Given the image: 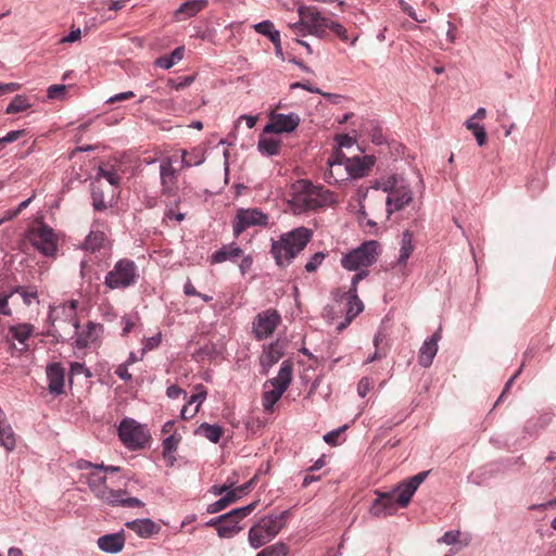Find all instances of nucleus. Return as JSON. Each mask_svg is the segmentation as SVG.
Segmentation results:
<instances>
[{
	"mask_svg": "<svg viewBox=\"0 0 556 556\" xmlns=\"http://www.w3.org/2000/svg\"><path fill=\"white\" fill-rule=\"evenodd\" d=\"M115 374L124 381H130L132 378L131 374L128 372V365L125 363L118 365Z\"/></svg>",
	"mask_w": 556,
	"mask_h": 556,
	"instance_id": "nucleus-58",
	"label": "nucleus"
},
{
	"mask_svg": "<svg viewBox=\"0 0 556 556\" xmlns=\"http://www.w3.org/2000/svg\"><path fill=\"white\" fill-rule=\"evenodd\" d=\"M101 331H102L101 325L89 321L87 324V332L86 333L83 332L78 336L77 345L79 348L88 346L91 342H94L98 339Z\"/></svg>",
	"mask_w": 556,
	"mask_h": 556,
	"instance_id": "nucleus-33",
	"label": "nucleus"
},
{
	"mask_svg": "<svg viewBox=\"0 0 556 556\" xmlns=\"http://www.w3.org/2000/svg\"><path fill=\"white\" fill-rule=\"evenodd\" d=\"M100 178H104L105 180H108V182L111 186H117L121 181V176L113 165H105L99 167L93 186H96V184H99Z\"/></svg>",
	"mask_w": 556,
	"mask_h": 556,
	"instance_id": "nucleus-38",
	"label": "nucleus"
},
{
	"mask_svg": "<svg viewBox=\"0 0 556 556\" xmlns=\"http://www.w3.org/2000/svg\"><path fill=\"white\" fill-rule=\"evenodd\" d=\"M399 486L389 493H381L374 502L370 513L376 517H384L394 514L400 506L397 502Z\"/></svg>",
	"mask_w": 556,
	"mask_h": 556,
	"instance_id": "nucleus-16",
	"label": "nucleus"
},
{
	"mask_svg": "<svg viewBox=\"0 0 556 556\" xmlns=\"http://www.w3.org/2000/svg\"><path fill=\"white\" fill-rule=\"evenodd\" d=\"M379 243L375 240L366 241L357 249H354L341 260V265L348 270H361L372 265L377 260Z\"/></svg>",
	"mask_w": 556,
	"mask_h": 556,
	"instance_id": "nucleus-8",
	"label": "nucleus"
},
{
	"mask_svg": "<svg viewBox=\"0 0 556 556\" xmlns=\"http://www.w3.org/2000/svg\"><path fill=\"white\" fill-rule=\"evenodd\" d=\"M258 150L268 156L277 155L280 152L281 140L262 135L257 143Z\"/></svg>",
	"mask_w": 556,
	"mask_h": 556,
	"instance_id": "nucleus-31",
	"label": "nucleus"
},
{
	"mask_svg": "<svg viewBox=\"0 0 556 556\" xmlns=\"http://www.w3.org/2000/svg\"><path fill=\"white\" fill-rule=\"evenodd\" d=\"M283 355L282 348L278 342L269 344L263 352L260 362L261 365L268 369L275 365Z\"/></svg>",
	"mask_w": 556,
	"mask_h": 556,
	"instance_id": "nucleus-28",
	"label": "nucleus"
},
{
	"mask_svg": "<svg viewBox=\"0 0 556 556\" xmlns=\"http://www.w3.org/2000/svg\"><path fill=\"white\" fill-rule=\"evenodd\" d=\"M47 378L49 381L48 390L52 394H62L64 392L65 370L60 363H52L47 366Z\"/></svg>",
	"mask_w": 556,
	"mask_h": 556,
	"instance_id": "nucleus-20",
	"label": "nucleus"
},
{
	"mask_svg": "<svg viewBox=\"0 0 556 556\" xmlns=\"http://www.w3.org/2000/svg\"><path fill=\"white\" fill-rule=\"evenodd\" d=\"M80 36H81L80 28L72 29L71 33L67 36L61 38L60 42L61 43H64V42H75V41H77L80 38Z\"/></svg>",
	"mask_w": 556,
	"mask_h": 556,
	"instance_id": "nucleus-63",
	"label": "nucleus"
},
{
	"mask_svg": "<svg viewBox=\"0 0 556 556\" xmlns=\"http://www.w3.org/2000/svg\"><path fill=\"white\" fill-rule=\"evenodd\" d=\"M104 228H106L104 222H100L99 219L94 220L91 231L85 239L83 249L90 253H96L104 249L109 244L106 235L102 230Z\"/></svg>",
	"mask_w": 556,
	"mask_h": 556,
	"instance_id": "nucleus-17",
	"label": "nucleus"
},
{
	"mask_svg": "<svg viewBox=\"0 0 556 556\" xmlns=\"http://www.w3.org/2000/svg\"><path fill=\"white\" fill-rule=\"evenodd\" d=\"M288 551V546L279 542L265 547L256 556H287Z\"/></svg>",
	"mask_w": 556,
	"mask_h": 556,
	"instance_id": "nucleus-43",
	"label": "nucleus"
},
{
	"mask_svg": "<svg viewBox=\"0 0 556 556\" xmlns=\"http://www.w3.org/2000/svg\"><path fill=\"white\" fill-rule=\"evenodd\" d=\"M348 175L352 178H361L366 175L375 164V156L364 155L349 159L345 156Z\"/></svg>",
	"mask_w": 556,
	"mask_h": 556,
	"instance_id": "nucleus-22",
	"label": "nucleus"
},
{
	"mask_svg": "<svg viewBox=\"0 0 556 556\" xmlns=\"http://www.w3.org/2000/svg\"><path fill=\"white\" fill-rule=\"evenodd\" d=\"M179 438L175 434H170L163 441V456L164 458H170V465L173 464V453L177 450Z\"/></svg>",
	"mask_w": 556,
	"mask_h": 556,
	"instance_id": "nucleus-44",
	"label": "nucleus"
},
{
	"mask_svg": "<svg viewBox=\"0 0 556 556\" xmlns=\"http://www.w3.org/2000/svg\"><path fill=\"white\" fill-rule=\"evenodd\" d=\"M300 116L295 113H271L269 123L264 127V134L291 132L300 125Z\"/></svg>",
	"mask_w": 556,
	"mask_h": 556,
	"instance_id": "nucleus-15",
	"label": "nucleus"
},
{
	"mask_svg": "<svg viewBox=\"0 0 556 556\" xmlns=\"http://www.w3.org/2000/svg\"><path fill=\"white\" fill-rule=\"evenodd\" d=\"M207 5V0H191L182 3L176 11L177 18L194 16Z\"/></svg>",
	"mask_w": 556,
	"mask_h": 556,
	"instance_id": "nucleus-29",
	"label": "nucleus"
},
{
	"mask_svg": "<svg viewBox=\"0 0 556 556\" xmlns=\"http://www.w3.org/2000/svg\"><path fill=\"white\" fill-rule=\"evenodd\" d=\"M87 483L93 495L102 503L110 506L142 507L143 503L137 497H126L123 489L113 490L106 484V477L99 471H92L87 477Z\"/></svg>",
	"mask_w": 556,
	"mask_h": 556,
	"instance_id": "nucleus-3",
	"label": "nucleus"
},
{
	"mask_svg": "<svg viewBox=\"0 0 556 556\" xmlns=\"http://www.w3.org/2000/svg\"><path fill=\"white\" fill-rule=\"evenodd\" d=\"M20 88H21V85L17 83H8V84L0 83V96L17 91Z\"/></svg>",
	"mask_w": 556,
	"mask_h": 556,
	"instance_id": "nucleus-62",
	"label": "nucleus"
},
{
	"mask_svg": "<svg viewBox=\"0 0 556 556\" xmlns=\"http://www.w3.org/2000/svg\"><path fill=\"white\" fill-rule=\"evenodd\" d=\"M134 97H135V93L132 91H126V92H121V93H117V94L109 98L106 102L115 103V102H119V101L129 100Z\"/></svg>",
	"mask_w": 556,
	"mask_h": 556,
	"instance_id": "nucleus-61",
	"label": "nucleus"
},
{
	"mask_svg": "<svg viewBox=\"0 0 556 556\" xmlns=\"http://www.w3.org/2000/svg\"><path fill=\"white\" fill-rule=\"evenodd\" d=\"M427 476V471L419 472L399 485L400 493L397 496V502L402 508L409 504L417 488L424 482Z\"/></svg>",
	"mask_w": 556,
	"mask_h": 556,
	"instance_id": "nucleus-19",
	"label": "nucleus"
},
{
	"mask_svg": "<svg viewBox=\"0 0 556 556\" xmlns=\"http://www.w3.org/2000/svg\"><path fill=\"white\" fill-rule=\"evenodd\" d=\"M92 199H93V207L96 210L102 211V210L106 208V204L103 199V195L97 191L96 186H93V188H92Z\"/></svg>",
	"mask_w": 556,
	"mask_h": 556,
	"instance_id": "nucleus-53",
	"label": "nucleus"
},
{
	"mask_svg": "<svg viewBox=\"0 0 556 556\" xmlns=\"http://www.w3.org/2000/svg\"><path fill=\"white\" fill-rule=\"evenodd\" d=\"M24 134H25V130H12V131L8 132L4 137H2L1 140L4 143H11V142L18 140L22 136H24Z\"/></svg>",
	"mask_w": 556,
	"mask_h": 556,
	"instance_id": "nucleus-59",
	"label": "nucleus"
},
{
	"mask_svg": "<svg viewBox=\"0 0 556 556\" xmlns=\"http://www.w3.org/2000/svg\"><path fill=\"white\" fill-rule=\"evenodd\" d=\"M118 437L130 448L140 447L146 441L143 429L132 419L122 420L118 427Z\"/></svg>",
	"mask_w": 556,
	"mask_h": 556,
	"instance_id": "nucleus-14",
	"label": "nucleus"
},
{
	"mask_svg": "<svg viewBox=\"0 0 556 556\" xmlns=\"http://www.w3.org/2000/svg\"><path fill=\"white\" fill-rule=\"evenodd\" d=\"M27 238L33 247L45 256H55L58 251V237L53 229L46 224L39 223L31 227Z\"/></svg>",
	"mask_w": 556,
	"mask_h": 556,
	"instance_id": "nucleus-9",
	"label": "nucleus"
},
{
	"mask_svg": "<svg viewBox=\"0 0 556 556\" xmlns=\"http://www.w3.org/2000/svg\"><path fill=\"white\" fill-rule=\"evenodd\" d=\"M441 339V329L437 330L429 339H427L419 350L418 362L427 368L432 364V361L438 352V342Z\"/></svg>",
	"mask_w": 556,
	"mask_h": 556,
	"instance_id": "nucleus-23",
	"label": "nucleus"
},
{
	"mask_svg": "<svg viewBox=\"0 0 556 556\" xmlns=\"http://www.w3.org/2000/svg\"><path fill=\"white\" fill-rule=\"evenodd\" d=\"M256 505H257V502H253L244 507L235 508L227 514H224L222 516H218L217 518L211 519L206 523V526L214 527L217 530L222 521H228L229 519H231L238 515L248 516L256 508Z\"/></svg>",
	"mask_w": 556,
	"mask_h": 556,
	"instance_id": "nucleus-27",
	"label": "nucleus"
},
{
	"mask_svg": "<svg viewBox=\"0 0 556 556\" xmlns=\"http://www.w3.org/2000/svg\"><path fill=\"white\" fill-rule=\"evenodd\" d=\"M30 106L29 100L22 94L15 96L12 101L9 103L5 113L7 114H15L18 112H23Z\"/></svg>",
	"mask_w": 556,
	"mask_h": 556,
	"instance_id": "nucleus-42",
	"label": "nucleus"
},
{
	"mask_svg": "<svg viewBox=\"0 0 556 556\" xmlns=\"http://www.w3.org/2000/svg\"><path fill=\"white\" fill-rule=\"evenodd\" d=\"M254 29L266 37L278 48L280 46V33L275 29L270 21H263L254 25Z\"/></svg>",
	"mask_w": 556,
	"mask_h": 556,
	"instance_id": "nucleus-36",
	"label": "nucleus"
},
{
	"mask_svg": "<svg viewBox=\"0 0 556 556\" xmlns=\"http://www.w3.org/2000/svg\"><path fill=\"white\" fill-rule=\"evenodd\" d=\"M288 511L271 514L258 520L249 530V542L252 547L258 548L270 542L287 525Z\"/></svg>",
	"mask_w": 556,
	"mask_h": 556,
	"instance_id": "nucleus-4",
	"label": "nucleus"
},
{
	"mask_svg": "<svg viewBox=\"0 0 556 556\" xmlns=\"http://www.w3.org/2000/svg\"><path fill=\"white\" fill-rule=\"evenodd\" d=\"M327 165L328 168L324 173V179L328 184H339L350 177V175H348L345 155L340 150H337L330 155Z\"/></svg>",
	"mask_w": 556,
	"mask_h": 556,
	"instance_id": "nucleus-12",
	"label": "nucleus"
},
{
	"mask_svg": "<svg viewBox=\"0 0 556 556\" xmlns=\"http://www.w3.org/2000/svg\"><path fill=\"white\" fill-rule=\"evenodd\" d=\"M204 160L205 157L202 149L194 148L191 151H181V168L201 165Z\"/></svg>",
	"mask_w": 556,
	"mask_h": 556,
	"instance_id": "nucleus-32",
	"label": "nucleus"
},
{
	"mask_svg": "<svg viewBox=\"0 0 556 556\" xmlns=\"http://www.w3.org/2000/svg\"><path fill=\"white\" fill-rule=\"evenodd\" d=\"M198 433H200L201 435H203L211 442L217 443V442H219V440L224 433V430L219 426L210 425V424L204 422L199 427Z\"/></svg>",
	"mask_w": 556,
	"mask_h": 556,
	"instance_id": "nucleus-40",
	"label": "nucleus"
},
{
	"mask_svg": "<svg viewBox=\"0 0 556 556\" xmlns=\"http://www.w3.org/2000/svg\"><path fill=\"white\" fill-rule=\"evenodd\" d=\"M325 254L321 252L315 253L305 265V269L308 273L315 271L317 267L323 263Z\"/></svg>",
	"mask_w": 556,
	"mask_h": 556,
	"instance_id": "nucleus-49",
	"label": "nucleus"
},
{
	"mask_svg": "<svg viewBox=\"0 0 556 556\" xmlns=\"http://www.w3.org/2000/svg\"><path fill=\"white\" fill-rule=\"evenodd\" d=\"M139 277V269L136 263L129 258H121L106 273L104 286L110 290H125L137 285Z\"/></svg>",
	"mask_w": 556,
	"mask_h": 556,
	"instance_id": "nucleus-7",
	"label": "nucleus"
},
{
	"mask_svg": "<svg viewBox=\"0 0 556 556\" xmlns=\"http://www.w3.org/2000/svg\"><path fill=\"white\" fill-rule=\"evenodd\" d=\"M198 393L191 395L190 400L188 401V404L191 405L192 403L198 402L199 406L200 404L205 400L206 397V390L202 384L197 386Z\"/></svg>",
	"mask_w": 556,
	"mask_h": 556,
	"instance_id": "nucleus-54",
	"label": "nucleus"
},
{
	"mask_svg": "<svg viewBox=\"0 0 556 556\" xmlns=\"http://www.w3.org/2000/svg\"><path fill=\"white\" fill-rule=\"evenodd\" d=\"M459 534V531H448L444 533L439 542L445 543L447 545L455 544L458 541Z\"/></svg>",
	"mask_w": 556,
	"mask_h": 556,
	"instance_id": "nucleus-57",
	"label": "nucleus"
},
{
	"mask_svg": "<svg viewBox=\"0 0 556 556\" xmlns=\"http://www.w3.org/2000/svg\"><path fill=\"white\" fill-rule=\"evenodd\" d=\"M400 7L401 9L403 10V12H405L409 17H412L414 21L418 22V23H425L427 20L426 18H419L415 12V10L413 9V7H410L408 3H406L405 1L403 0H400Z\"/></svg>",
	"mask_w": 556,
	"mask_h": 556,
	"instance_id": "nucleus-55",
	"label": "nucleus"
},
{
	"mask_svg": "<svg viewBox=\"0 0 556 556\" xmlns=\"http://www.w3.org/2000/svg\"><path fill=\"white\" fill-rule=\"evenodd\" d=\"M367 275H368L367 270H361L357 274H355L353 276V278H352V286H351V288L349 289V291L344 292V294H349V295L356 294L357 283L361 280H363Z\"/></svg>",
	"mask_w": 556,
	"mask_h": 556,
	"instance_id": "nucleus-52",
	"label": "nucleus"
},
{
	"mask_svg": "<svg viewBox=\"0 0 556 556\" xmlns=\"http://www.w3.org/2000/svg\"><path fill=\"white\" fill-rule=\"evenodd\" d=\"M226 507H228V505L226 504V501L223 497H220L218 501L208 505L207 513L215 514V513H218V511L225 509Z\"/></svg>",
	"mask_w": 556,
	"mask_h": 556,
	"instance_id": "nucleus-60",
	"label": "nucleus"
},
{
	"mask_svg": "<svg viewBox=\"0 0 556 556\" xmlns=\"http://www.w3.org/2000/svg\"><path fill=\"white\" fill-rule=\"evenodd\" d=\"M343 304L341 311L345 309L346 315L344 321L337 326L338 331L345 329L351 321L364 309L363 302L359 300L357 294H343L340 305Z\"/></svg>",
	"mask_w": 556,
	"mask_h": 556,
	"instance_id": "nucleus-18",
	"label": "nucleus"
},
{
	"mask_svg": "<svg viewBox=\"0 0 556 556\" xmlns=\"http://www.w3.org/2000/svg\"><path fill=\"white\" fill-rule=\"evenodd\" d=\"M161 193L165 197H176L178 190V170L173 166V159L164 157L160 164Z\"/></svg>",
	"mask_w": 556,
	"mask_h": 556,
	"instance_id": "nucleus-11",
	"label": "nucleus"
},
{
	"mask_svg": "<svg viewBox=\"0 0 556 556\" xmlns=\"http://www.w3.org/2000/svg\"><path fill=\"white\" fill-rule=\"evenodd\" d=\"M397 178L395 176L389 177L387 180H384L381 184V189L388 193V195H391L394 193V191H397L400 189Z\"/></svg>",
	"mask_w": 556,
	"mask_h": 556,
	"instance_id": "nucleus-48",
	"label": "nucleus"
},
{
	"mask_svg": "<svg viewBox=\"0 0 556 556\" xmlns=\"http://www.w3.org/2000/svg\"><path fill=\"white\" fill-rule=\"evenodd\" d=\"M341 431H342L341 429H338V430L328 432L327 434L324 435L325 442L330 445H337L338 438H339Z\"/></svg>",
	"mask_w": 556,
	"mask_h": 556,
	"instance_id": "nucleus-64",
	"label": "nucleus"
},
{
	"mask_svg": "<svg viewBox=\"0 0 556 556\" xmlns=\"http://www.w3.org/2000/svg\"><path fill=\"white\" fill-rule=\"evenodd\" d=\"M414 251L413 235L409 230H405L402 236L400 256L397 258V265L405 266L407 260Z\"/></svg>",
	"mask_w": 556,
	"mask_h": 556,
	"instance_id": "nucleus-34",
	"label": "nucleus"
},
{
	"mask_svg": "<svg viewBox=\"0 0 556 556\" xmlns=\"http://www.w3.org/2000/svg\"><path fill=\"white\" fill-rule=\"evenodd\" d=\"M330 30L336 34L342 41L349 40L348 31L341 24L333 21Z\"/></svg>",
	"mask_w": 556,
	"mask_h": 556,
	"instance_id": "nucleus-56",
	"label": "nucleus"
},
{
	"mask_svg": "<svg viewBox=\"0 0 556 556\" xmlns=\"http://www.w3.org/2000/svg\"><path fill=\"white\" fill-rule=\"evenodd\" d=\"M312 231L305 227H299L283 233L278 241L273 242L271 254L278 266L283 267L304 250L312 239Z\"/></svg>",
	"mask_w": 556,
	"mask_h": 556,
	"instance_id": "nucleus-2",
	"label": "nucleus"
},
{
	"mask_svg": "<svg viewBox=\"0 0 556 556\" xmlns=\"http://www.w3.org/2000/svg\"><path fill=\"white\" fill-rule=\"evenodd\" d=\"M267 215L257 208H241L237 212L236 215V222L233 223V232L236 236H239L249 227L267 225Z\"/></svg>",
	"mask_w": 556,
	"mask_h": 556,
	"instance_id": "nucleus-13",
	"label": "nucleus"
},
{
	"mask_svg": "<svg viewBox=\"0 0 556 556\" xmlns=\"http://www.w3.org/2000/svg\"><path fill=\"white\" fill-rule=\"evenodd\" d=\"M125 545V536L123 532L105 534L98 539V546L105 553L115 554L123 549Z\"/></svg>",
	"mask_w": 556,
	"mask_h": 556,
	"instance_id": "nucleus-24",
	"label": "nucleus"
},
{
	"mask_svg": "<svg viewBox=\"0 0 556 556\" xmlns=\"http://www.w3.org/2000/svg\"><path fill=\"white\" fill-rule=\"evenodd\" d=\"M293 364L285 361L278 376L264 383L262 404L266 412L271 413L275 404L281 399L292 380Z\"/></svg>",
	"mask_w": 556,
	"mask_h": 556,
	"instance_id": "nucleus-6",
	"label": "nucleus"
},
{
	"mask_svg": "<svg viewBox=\"0 0 556 556\" xmlns=\"http://www.w3.org/2000/svg\"><path fill=\"white\" fill-rule=\"evenodd\" d=\"M12 337L24 345V350L28 349L26 341L30 338L34 332V326L31 324H17L11 326L9 329Z\"/></svg>",
	"mask_w": 556,
	"mask_h": 556,
	"instance_id": "nucleus-30",
	"label": "nucleus"
},
{
	"mask_svg": "<svg viewBox=\"0 0 556 556\" xmlns=\"http://www.w3.org/2000/svg\"><path fill=\"white\" fill-rule=\"evenodd\" d=\"M138 320H139V317L137 314L124 316L122 318V324H123L122 334L127 336L129 332H131L132 329L136 327Z\"/></svg>",
	"mask_w": 556,
	"mask_h": 556,
	"instance_id": "nucleus-46",
	"label": "nucleus"
},
{
	"mask_svg": "<svg viewBox=\"0 0 556 556\" xmlns=\"http://www.w3.org/2000/svg\"><path fill=\"white\" fill-rule=\"evenodd\" d=\"M185 54L184 47H177L169 55H162L156 59L155 64L164 70H168L174 66L177 62H179Z\"/></svg>",
	"mask_w": 556,
	"mask_h": 556,
	"instance_id": "nucleus-37",
	"label": "nucleus"
},
{
	"mask_svg": "<svg viewBox=\"0 0 556 556\" xmlns=\"http://www.w3.org/2000/svg\"><path fill=\"white\" fill-rule=\"evenodd\" d=\"M245 516L238 515L228 521H222L217 533L220 538H232L236 535L241 528L238 526L239 521L242 520Z\"/></svg>",
	"mask_w": 556,
	"mask_h": 556,
	"instance_id": "nucleus-35",
	"label": "nucleus"
},
{
	"mask_svg": "<svg viewBox=\"0 0 556 556\" xmlns=\"http://www.w3.org/2000/svg\"><path fill=\"white\" fill-rule=\"evenodd\" d=\"M0 444L8 451L15 447V433L5 420L0 424Z\"/></svg>",
	"mask_w": 556,
	"mask_h": 556,
	"instance_id": "nucleus-39",
	"label": "nucleus"
},
{
	"mask_svg": "<svg viewBox=\"0 0 556 556\" xmlns=\"http://www.w3.org/2000/svg\"><path fill=\"white\" fill-rule=\"evenodd\" d=\"M242 253H243V251L235 244L224 245L222 249L217 250L212 255L211 262L212 263H223L226 261L237 262L241 257Z\"/></svg>",
	"mask_w": 556,
	"mask_h": 556,
	"instance_id": "nucleus-26",
	"label": "nucleus"
},
{
	"mask_svg": "<svg viewBox=\"0 0 556 556\" xmlns=\"http://www.w3.org/2000/svg\"><path fill=\"white\" fill-rule=\"evenodd\" d=\"M372 388V380L364 377L359 380L357 384V393L361 397H365L370 389Z\"/></svg>",
	"mask_w": 556,
	"mask_h": 556,
	"instance_id": "nucleus-50",
	"label": "nucleus"
},
{
	"mask_svg": "<svg viewBox=\"0 0 556 556\" xmlns=\"http://www.w3.org/2000/svg\"><path fill=\"white\" fill-rule=\"evenodd\" d=\"M179 202L180 200L176 199L172 205L167 206L164 214L165 219H175L177 222H182L185 219L184 213L175 212V208L178 207Z\"/></svg>",
	"mask_w": 556,
	"mask_h": 556,
	"instance_id": "nucleus-47",
	"label": "nucleus"
},
{
	"mask_svg": "<svg viewBox=\"0 0 556 556\" xmlns=\"http://www.w3.org/2000/svg\"><path fill=\"white\" fill-rule=\"evenodd\" d=\"M465 127L472 132V135L475 136V138L477 140V143L480 147H482L486 143L488 136H486V131L482 125L476 123L475 121H472V118H468L465 122Z\"/></svg>",
	"mask_w": 556,
	"mask_h": 556,
	"instance_id": "nucleus-41",
	"label": "nucleus"
},
{
	"mask_svg": "<svg viewBox=\"0 0 556 556\" xmlns=\"http://www.w3.org/2000/svg\"><path fill=\"white\" fill-rule=\"evenodd\" d=\"M48 98L50 99H61L66 92L65 85H52L48 88Z\"/></svg>",
	"mask_w": 556,
	"mask_h": 556,
	"instance_id": "nucleus-51",
	"label": "nucleus"
},
{
	"mask_svg": "<svg viewBox=\"0 0 556 556\" xmlns=\"http://www.w3.org/2000/svg\"><path fill=\"white\" fill-rule=\"evenodd\" d=\"M290 203L293 212L301 214L332 205L336 203V199L333 193L324 187L314 186L307 180H301Z\"/></svg>",
	"mask_w": 556,
	"mask_h": 556,
	"instance_id": "nucleus-1",
	"label": "nucleus"
},
{
	"mask_svg": "<svg viewBox=\"0 0 556 556\" xmlns=\"http://www.w3.org/2000/svg\"><path fill=\"white\" fill-rule=\"evenodd\" d=\"M280 320V315L275 309H266L258 313L252 323L254 337L257 340L268 338L274 333Z\"/></svg>",
	"mask_w": 556,
	"mask_h": 556,
	"instance_id": "nucleus-10",
	"label": "nucleus"
},
{
	"mask_svg": "<svg viewBox=\"0 0 556 556\" xmlns=\"http://www.w3.org/2000/svg\"><path fill=\"white\" fill-rule=\"evenodd\" d=\"M16 292L21 294L24 303L30 305L33 302H38V293L34 287H18Z\"/></svg>",
	"mask_w": 556,
	"mask_h": 556,
	"instance_id": "nucleus-45",
	"label": "nucleus"
},
{
	"mask_svg": "<svg viewBox=\"0 0 556 556\" xmlns=\"http://www.w3.org/2000/svg\"><path fill=\"white\" fill-rule=\"evenodd\" d=\"M300 21L290 24L289 27L296 36H305L308 31L312 35L324 38L327 36L333 23L332 20L323 16L314 7L299 9Z\"/></svg>",
	"mask_w": 556,
	"mask_h": 556,
	"instance_id": "nucleus-5",
	"label": "nucleus"
},
{
	"mask_svg": "<svg viewBox=\"0 0 556 556\" xmlns=\"http://www.w3.org/2000/svg\"><path fill=\"white\" fill-rule=\"evenodd\" d=\"M412 201V191L409 187L401 185L397 191L388 195L386 200L388 217L393 212L401 211Z\"/></svg>",
	"mask_w": 556,
	"mask_h": 556,
	"instance_id": "nucleus-21",
	"label": "nucleus"
},
{
	"mask_svg": "<svg viewBox=\"0 0 556 556\" xmlns=\"http://www.w3.org/2000/svg\"><path fill=\"white\" fill-rule=\"evenodd\" d=\"M126 527L141 538H150L160 531V527L151 519H137L126 523Z\"/></svg>",
	"mask_w": 556,
	"mask_h": 556,
	"instance_id": "nucleus-25",
	"label": "nucleus"
}]
</instances>
